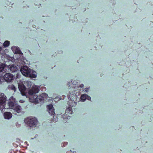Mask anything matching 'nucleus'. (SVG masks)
<instances>
[{"label":"nucleus","mask_w":153,"mask_h":153,"mask_svg":"<svg viewBox=\"0 0 153 153\" xmlns=\"http://www.w3.org/2000/svg\"><path fill=\"white\" fill-rule=\"evenodd\" d=\"M27 85L29 88H30L31 86L32 85V82L30 81H27L26 82Z\"/></svg>","instance_id":"obj_15"},{"label":"nucleus","mask_w":153,"mask_h":153,"mask_svg":"<svg viewBox=\"0 0 153 153\" xmlns=\"http://www.w3.org/2000/svg\"><path fill=\"white\" fill-rule=\"evenodd\" d=\"M65 144H67L68 143H65Z\"/></svg>","instance_id":"obj_20"},{"label":"nucleus","mask_w":153,"mask_h":153,"mask_svg":"<svg viewBox=\"0 0 153 153\" xmlns=\"http://www.w3.org/2000/svg\"><path fill=\"white\" fill-rule=\"evenodd\" d=\"M33 27H34V25H33Z\"/></svg>","instance_id":"obj_22"},{"label":"nucleus","mask_w":153,"mask_h":153,"mask_svg":"<svg viewBox=\"0 0 153 153\" xmlns=\"http://www.w3.org/2000/svg\"><path fill=\"white\" fill-rule=\"evenodd\" d=\"M9 88L11 89L12 90L15 91L16 88L14 85H12L9 86Z\"/></svg>","instance_id":"obj_18"},{"label":"nucleus","mask_w":153,"mask_h":153,"mask_svg":"<svg viewBox=\"0 0 153 153\" xmlns=\"http://www.w3.org/2000/svg\"><path fill=\"white\" fill-rule=\"evenodd\" d=\"M10 42L8 41H6L4 43V46L5 47H8L10 45Z\"/></svg>","instance_id":"obj_16"},{"label":"nucleus","mask_w":153,"mask_h":153,"mask_svg":"<svg viewBox=\"0 0 153 153\" xmlns=\"http://www.w3.org/2000/svg\"><path fill=\"white\" fill-rule=\"evenodd\" d=\"M13 97H11L8 102L9 108L13 109L14 111V112H16L17 113H19L21 111V107L16 103L15 99L13 100V101H11V100H13Z\"/></svg>","instance_id":"obj_3"},{"label":"nucleus","mask_w":153,"mask_h":153,"mask_svg":"<svg viewBox=\"0 0 153 153\" xmlns=\"http://www.w3.org/2000/svg\"><path fill=\"white\" fill-rule=\"evenodd\" d=\"M6 97H0V109H3L5 108Z\"/></svg>","instance_id":"obj_7"},{"label":"nucleus","mask_w":153,"mask_h":153,"mask_svg":"<svg viewBox=\"0 0 153 153\" xmlns=\"http://www.w3.org/2000/svg\"><path fill=\"white\" fill-rule=\"evenodd\" d=\"M20 71L22 74L26 77L33 78L36 77V72L27 66L22 67Z\"/></svg>","instance_id":"obj_2"},{"label":"nucleus","mask_w":153,"mask_h":153,"mask_svg":"<svg viewBox=\"0 0 153 153\" xmlns=\"http://www.w3.org/2000/svg\"><path fill=\"white\" fill-rule=\"evenodd\" d=\"M25 123L30 127L36 126L38 122L37 119L35 117H28L24 120Z\"/></svg>","instance_id":"obj_4"},{"label":"nucleus","mask_w":153,"mask_h":153,"mask_svg":"<svg viewBox=\"0 0 153 153\" xmlns=\"http://www.w3.org/2000/svg\"><path fill=\"white\" fill-rule=\"evenodd\" d=\"M13 76L10 73H6L4 76V80L8 82H10L13 79Z\"/></svg>","instance_id":"obj_8"},{"label":"nucleus","mask_w":153,"mask_h":153,"mask_svg":"<svg viewBox=\"0 0 153 153\" xmlns=\"http://www.w3.org/2000/svg\"><path fill=\"white\" fill-rule=\"evenodd\" d=\"M47 110L49 114L51 115H54L55 114V109L52 104H50L47 106Z\"/></svg>","instance_id":"obj_10"},{"label":"nucleus","mask_w":153,"mask_h":153,"mask_svg":"<svg viewBox=\"0 0 153 153\" xmlns=\"http://www.w3.org/2000/svg\"><path fill=\"white\" fill-rule=\"evenodd\" d=\"M15 53H18L20 54H21V53L22 54L21 51L19 48H17L16 49L15 51Z\"/></svg>","instance_id":"obj_17"},{"label":"nucleus","mask_w":153,"mask_h":153,"mask_svg":"<svg viewBox=\"0 0 153 153\" xmlns=\"http://www.w3.org/2000/svg\"><path fill=\"white\" fill-rule=\"evenodd\" d=\"M12 114L10 112H5L3 114L4 118L6 119H9L12 117Z\"/></svg>","instance_id":"obj_11"},{"label":"nucleus","mask_w":153,"mask_h":153,"mask_svg":"<svg viewBox=\"0 0 153 153\" xmlns=\"http://www.w3.org/2000/svg\"><path fill=\"white\" fill-rule=\"evenodd\" d=\"M19 89L23 96H25L27 93L26 88L23 84H19L18 85Z\"/></svg>","instance_id":"obj_9"},{"label":"nucleus","mask_w":153,"mask_h":153,"mask_svg":"<svg viewBox=\"0 0 153 153\" xmlns=\"http://www.w3.org/2000/svg\"><path fill=\"white\" fill-rule=\"evenodd\" d=\"M8 68L10 69V71L12 72H14L18 70L17 68L14 65H13L11 66L9 65Z\"/></svg>","instance_id":"obj_13"},{"label":"nucleus","mask_w":153,"mask_h":153,"mask_svg":"<svg viewBox=\"0 0 153 153\" xmlns=\"http://www.w3.org/2000/svg\"><path fill=\"white\" fill-rule=\"evenodd\" d=\"M30 100H32L31 101L35 103H42L44 102V98L41 95L37 96L36 95H34L31 97Z\"/></svg>","instance_id":"obj_5"},{"label":"nucleus","mask_w":153,"mask_h":153,"mask_svg":"<svg viewBox=\"0 0 153 153\" xmlns=\"http://www.w3.org/2000/svg\"><path fill=\"white\" fill-rule=\"evenodd\" d=\"M5 64L1 63L0 64V72L5 71V70L8 68V66Z\"/></svg>","instance_id":"obj_12"},{"label":"nucleus","mask_w":153,"mask_h":153,"mask_svg":"<svg viewBox=\"0 0 153 153\" xmlns=\"http://www.w3.org/2000/svg\"><path fill=\"white\" fill-rule=\"evenodd\" d=\"M69 94H68L67 96L68 99L70 100L68 102V108L66 109L65 111V114L66 115H68V117H69V114H71L73 113V111L72 108L75 106L76 105V102H75L73 100H72L73 99V97L74 98V96H75V94L74 92H73L71 94V93L70 91L69 92ZM68 119V118H67Z\"/></svg>","instance_id":"obj_1"},{"label":"nucleus","mask_w":153,"mask_h":153,"mask_svg":"<svg viewBox=\"0 0 153 153\" xmlns=\"http://www.w3.org/2000/svg\"><path fill=\"white\" fill-rule=\"evenodd\" d=\"M86 97H88V95L84 94L82 95L80 97L81 100L83 101H84L86 99Z\"/></svg>","instance_id":"obj_14"},{"label":"nucleus","mask_w":153,"mask_h":153,"mask_svg":"<svg viewBox=\"0 0 153 153\" xmlns=\"http://www.w3.org/2000/svg\"><path fill=\"white\" fill-rule=\"evenodd\" d=\"M91 97H90L88 95V97H86V99H87L89 100H91Z\"/></svg>","instance_id":"obj_19"},{"label":"nucleus","mask_w":153,"mask_h":153,"mask_svg":"<svg viewBox=\"0 0 153 153\" xmlns=\"http://www.w3.org/2000/svg\"><path fill=\"white\" fill-rule=\"evenodd\" d=\"M102 76V75H100V76Z\"/></svg>","instance_id":"obj_21"},{"label":"nucleus","mask_w":153,"mask_h":153,"mask_svg":"<svg viewBox=\"0 0 153 153\" xmlns=\"http://www.w3.org/2000/svg\"><path fill=\"white\" fill-rule=\"evenodd\" d=\"M39 87H38L36 86H33L31 89L28 91V93L30 95H34V94H36L39 91Z\"/></svg>","instance_id":"obj_6"}]
</instances>
